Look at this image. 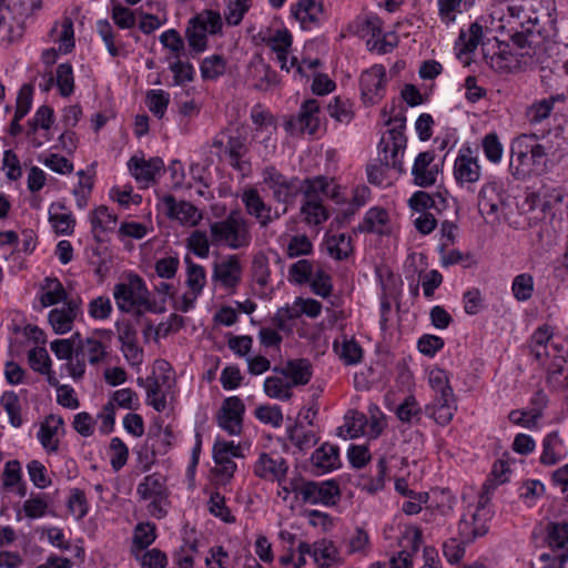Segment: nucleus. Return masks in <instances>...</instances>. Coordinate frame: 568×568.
<instances>
[{
    "instance_id": "f257e3e1",
    "label": "nucleus",
    "mask_w": 568,
    "mask_h": 568,
    "mask_svg": "<svg viewBox=\"0 0 568 568\" xmlns=\"http://www.w3.org/2000/svg\"><path fill=\"white\" fill-rule=\"evenodd\" d=\"M304 203L301 212L310 225H318L328 219V213L322 203L321 195L337 200L338 186L324 176H316L304 181Z\"/></svg>"
},
{
    "instance_id": "f03ea898",
    "label": "nucleus",
    "mask_w": 568,
    "mask_h": 568,
    "mask_svg": "<svg viewBox=\"0 0 568 568\" xmlns=\"http://www.w3.org/2000/svg\"><path fill=\"white\" fill-rule=\"evenodd\" d=\"M113 296L118 307L123 312H158L155 303L149 298V291L139 275H130L126 282L114 286Z\"/></svg>"
},
{
    "instance_id": "7ed1b4c3",
    "label": "nucleus",
    "mask_w": 568,
    "mask_h": 568,
    "mask_svg": "<svg viewBox=\"0 0 568 568\" xmlns=\"http://www.w3.org/2000/svg\"><path fill=\"white\" fill-rule=\"evenodd\" d=\"M247 222L239 214L232 213L225 220L211 225V244L227 245L240 248L250 245Z\"/></svg>"
},
{
    "instance_id": "20e7f679",
    "label": "nucleus",
    "mask_w": 568,
    "mask_h": 568,
    "mask_svg": "<svg viewBox=\"0 0 568 568\" xmlns=\"http://www.w3.org/2000/svg\"><path fill=\"white\" fill-rule=\"evenodd\" d=\"M507 192L499 180H488L478 193V211L487 223L496 224L500 221L506 206Z\"/></svg>"
},
{
    "instance_id": "39448f33",
    "label": "nucleus",
    "mask_w": 568,
    "mask_h": 568,
    "mask_svg": "<svg viewBox=\"0 0 568 568\" xmlns=\"http://www.w3.org/2000/svg\"><path fill=\"white\" fill-rule=\"evenodd\" d=\"M261 41L271 48L276 53V59L281 64V69L290 71L292 67H296V72L303 75L302 65L298 64L297 59H291V65L287 64V54L291 50L293 38L287 29L265 30L258 33Z\"/></svg>"
},
{
    "instance_id": "423d86ee",
    "label": "nucleus",
    "mask_w": 568,
    "mask_h": 568,
    "mask_svg": "<svg viewBox=\"0 0 568 568\" xmlns=\"http://www.w3.org/2000/svg\"><path fill=\"white\" fill-rule=\"evenodd\" d=\"M295 490L304 503L311 505L334 506L341 497V490L335 480L305 481Z\"/></svg>"
},
{
    "instance_id": "0eeeda50",
    "label": "nucleus",
    "mask_w": 568,
    "mask_h": 568,
    "mask_svg": "<svg viewBox=\"0 0 568 568\" xmlns=\"http://www.w3.org/2000/svg\"><path fill=\"white\" fill-rule=\"evenodd\" d=\"M490 519L489 511L486 509L483 501L474 511L465 514L458 523V536L468 542H473L476 538L487 534Z\"/></svg>"
},
{
    "instance_id": "6e6552de",
    "label": "nucleus",
    "mask_w": 568,
    "mask_h": 568,
    "mask_svg": "<svg viewBox=\"0 0 568 568\" xmlns=\"http://www.w3.org/2000/svg\"><path fill=\"white\" fill-rule=\"evenodd\" d=\"M263 181L272 190L273 197L280 203H288L302 190L297 179H286L274 166L264 169Z\"/></svg>"
},
{
    "instance_id": "1a4fd4ad",
    "label": "nucleus",
    "mask_w": 568,
    "mask_h": 568,
    "mask_svg": "<svg viewBox=\"0 0 568 568\" xmlns=\"http://www.w3.org/2000/svg\"><path fill=\"white\" fill-rule=\"evenodd\" d=\"M288 464L277 454L262 453L253 465V474L266 481H276L278 485L285 480Z\"/></svg>"
},
{
    "instance_id": "9d476101",
    "label": "nucleus",
    "mask_w": 568,
    "mask_h": 568,
    "mask_svg": "<svg viewBox=\"0 0 568 568\" xmlns=\"http://www.w3.org/2000/svg\"><path fill=\"white\" fill-rule=\"evenodd\" d=\"M244 413L245 405L240 397H227L217 414V425L229 435H239L242 432Z\"/></svg>"
},
{
    "instance_id": "9b49d317",
    "label": "nucleus",
    "mask_w": 568,
    "mask_h": 568,
    "mask_svg": "<svg viewBox=\"0 0 568 568\" xmlns=\"http://www.w3.org/2000/svg\"><path fill=\"white\" fill-rule=\"evenodd\" d=\"M386 70L382 64H374L361 75L362 97L366 102L377 103L385 93Z\"/></svg>"
},
{
    "instance_id": "f8f14e48",
    "label": "nucleus",
    "mask_w": 568,
    "mask_h": 568,
    "mask_svg": "<svg viewBox=\"0 0 568 568\" xmlns=\"http://www.w3.org/2000/svg\"><path fill=\"white\" fill-rule=\"evenodd\" d=\"M241 200L245 205L246 212L251 216H254L262 226L268 225L272 221L281 216L277 210L273 212L272 207L264 202L258 191L254 187L244 190ZM285 212L286 209H283L282 214Z\"/></svg>"
},
{
    "instance_id": "ddd939ff",
    "label": "nucleus",
    "mask_w": 568,
    "mask_h": 568,
    "mask_svg": "<svg viewBox=\"0 0 568 568\" xmlns=\"http://www.w3.org/2000/svg\"><path fill=\"white\" fill-rule=\"evenodd\" d=\"M247 81L260 91H268L280 83L278 75L261 57H254L247 65Z\"/></svg>"
},
{
    "instance_id": "4468645a",
    "label": "nucleus",
    "mask_w": 568,
    "mask_h": 568,
    "mask_svg": "<svg viewBox=\"0 0 568 568\" xmlns=\"http://www.w3.org/2000/svg\"><path fill=\"white\" fill-rule=\"evenodd\" d=\"M434 151L420 152L412 168L414 183L420 187H428L436 183L439 173L438 165L434 163Z\"/></svg>"
},
{
    "instance_id": "2eb2a0df",
    "label": "nucleus",
    "mask_w": 568,
    "mask_h": 568,
    "mask_svg": "<svg viewBox=\"0 0 568 568\" xmlns=\"http://www.w3.org/2000/svg\"><path fill=\"white\" fill-rule=\"evenodd\" d=\"M247 153V138L243 132L236 130L229 136L224 149V154L227 159V162L235 170L245 173L250 169V164L245 160Z\"/></svg>"
},
{
    "instance_id": "dca6fc26",
    "label": "nucleus",
    "mask_w": 568,
    "mask_h": 568,
    "mask_svg": "<svg viewBox=\"0 0 568 568\" xmlns=\"http://www.w3.org/2000/svg\"><path fill=\"white\" fill-rule=\"evenodd\" d=\"M527 143L529 140L524 134L514 139L510 146V168H515L513 175L517 179H524L531 169L537 168L530 160Z\"/></svg>"
},
{
    "instance_id": "f3484780",
    "label": "nucleus",
    "mask_w": 568,
    "mask_h": 568,
    "mask_svg": "<svg viewBox=\"0 0 568 568\" xmlns=\"http://www.w3.org/2000/svg\"><path fill=\"white\" fill-rule=\"evenodd\" d=\"M163 202L166 214L182 224L194 226L202 220L201 212L190 202H178L172 195H166Z\"/></svg>"
},
{
    "instance_id": "a211bd4d",
    "label": "nucleus",
    "mask_w": 568,
    "mask_h": 568,
    "mask_svg": "<svg viewBox=\"0 0 568 568\" xmlns=\"http://www.w3.org/2000/svg\"><path fill=\"white\" fill-rule=\"evenodd\" d=\"M128 166L134 179L139 183H143L144 186H148L163 170L164 163L160 158L145 160L135 155L129 160Z\"/></svg>"
},
{
    "instance_id": "6ab92c4d",
    "label": "nucleus",
    "mask_w": 568,
    "mask_h": 568,
    "mask_svg": "<svg viewBox=\"0 0 568 568\" xmlns=\"http://www.w3.org/2000/svg\"><path fill=\"white\" fill-rule=\"evenodd\" d=\"M78 314L79 304L75 301H68L62 307L49 312V323L57 334H65L72 329Z\"/></svg>"
},
{
    "instance_id": "aec40b11",
    "label": "nucleus",
    "mask_w": 568,
    "mask_h": 568,
    "mask_svg": "<svg viewBox=\"0 0 568 568\" xmlns=\"http://www.w3.org/2000/svg\"><path fill=\"white\" fill-rule=\"evenodd\" d=\"M292 13L303 29H311L322 20L323 4L321 0H298L292 7Z\"/></svg>"
},
{
    "instance_id": "412c9836",
    "label": "nucleus",
    "mask_w": 568,
    "mask_h": 568,
    "mask_svg": "<svg viewBox=\"0 0 568 568\" xmlns=\"http://www.w3.org/2000/svg\"><path fill=\"white\" fill-rule=\"evenodd\" d=\"M64 422L61 416L49 415L40 425L37 434L42 447L49 453H55L59 449L58 434L63 429Z\"/></svg>"
},
{
    "instance_id": "4be33fe9",
    "label": "nucleus",
    "mask_w": 568,
    "mask_h": 568,
    "mask_svg": "<svg viewBox=\"0 0 568 568\" xmlns=\"http://www.w3.org/2000/svg\"><path fill=\"white\" fill-rule=\"evenodd\" d=\"M242 268L236 255H230L226 260L215 263L213 278L221 282L226 288L235 287L241 280Z\"/></svg>"
},
{
    "instance_id": "5701e85b",
    "label": "nucleus",
    "mask_w": 568,
    "mask_h": 568,
    "mask_svg": "<svg viewBox=\"0 0 568 568\" xmlns=\"http://www.w3.org/2000/svg\"><path fill=\"white\" fill-rule=\"evenodd\" d=\"M312 465L320 474L328 473L339 466L338 447L324 443L316 448L311 457Z\"/></svg>"
},
{
    "instance_id": "b1692460",
    "label": "nucleus",
    "mask_w": 568,
    "mask_h": 568,
    "mask_svg": "<svg viewBox=\"0 0 568 568\" xmlns=\"http://www.w3.org/2000/svg\"><path fill=\"white\" fill-rule=\"evenodd\" d=\"M542 452L539 458L540 464L552 466L566 457V448L558 432L547 434L542 439Z\"/></svg>"
},
{
    "instance_id": "393cba45",
    "label": "nucleus",
    "mask_w": 568,
    "mask_h": 568,
    "mask_svg": "<svg viewBox=\"0 0 568 568\" xmlns=\"http://www.w3.org/2000/svg\"><path fill=\"white\" fill-rule=\"evenodd\" d=\"M106 349L108 346L94 336L84 339L80 336L77 344V357L87 358L91 365L95 366L104 362L108 356Z\"/></svg>"
},
{
    "instance_id": "a878e982",
    "label": "nucleus",
    "mask_w": 568,
    "mask_h": 568,
    "mask_svg": "<svg viewBox=\"0 0 568 568\" xmlns=\"http://www.w3.org/2000/svg\"><path fill=\"white\" fill-rule=\"evenodd\" d=\"M311 546L312 557L318 568H331L342 562L339 551L333 541L321 539Z\"/></svg>"
},
{
    "instance_id": "bb28decb",
    "label": "nucleus",
    "mask_w": 568,
    "mask_h": 568,
    "mask_svg": "<svg viewBox=\"0 0 568 568\" xmlns=\"http://www.w3.org/2000/svg\"><path fill=\"white\" fill-rule=\"evenodd\" d=\"M91 225L95 240L99 243H103L108 232L115 230L116 215L111 213L106 206L101 205L91 214Z\"/></svg>"
},
{
    "instance_id": "cd10ccee",
    "label": "nucleus",
    "mask_w": 568,
    "mask_h": 568,
    "mask_svg": "<svg viewBox=\"0 0 568 568\" xmlns=\"http://www.w3.org/2000/svg\"><path fill=\"white\" fill-rule=\"evenodd\" d=\"M454 176L460 184L475 183L480 178V166L476 158L468 154H459L454 164Z\"/></svg>"
},
{
    "instance_id": "c85d7f7f",
    "label": "nucleus",
    "mask_w": 568,
    "mask_h": 568,
    "mask_svg": "<svg viewBox=\"0 0 568 568\" xmlns=\"http://www.w3.org/2000/svg\"><path fill=\"white\" fill-rule=\"evenodd\" d=\"M320 102L315 99L306 100L302 105L297 118L298 130L303 134L314 135L320 128Z\"/></svg>"
},
{
    "instance_id": "c756f323",
    "label": "nucleus",
    "mask_w": 568,
    "mask_h": 568,
    "mask_svg": "<svg viewBox=\"0 0 568 568\" xmlns=\"http://www.w3.org/2000/svg\"><path fill=\"white\" fill-rule=\"evenodd\" d=\"M280 373L291 379L292 386L306 385L312 378V364L308 359H292L280 369Z\"/></svg>"
},
{
    "instance_id": "7c9ffc66",
    "label": "nucleus",
    "mask_w": 568,
    "mask_h": 568,
    "mask_svg": "<svg viewBox=\"0 0 568 568\" xmlns=\"http://www.w3.org/2000/svg\"><path fill=\"white\" fill-rule=\"evenodd\" d=\"M287 436L291 443L302 453L313 448L320 440L318 434L301 423H295L287 428Z\"/></svg>"
},
{
    "instance_id": "2f4dec72",
    "label": "nucleus",
    "mask_w": 568,
    "mask_h": 568,
    "mask_svg": "<svg viewBox=\"0 0 568 568\" xmlns=\"http://www.w3.org/2000/svg\"><path fill=\"white\" fill-rule=\"evenodd\" d=\"M366 425V415L356 409H351L344 416V424L338 427V435L344 438L364 436Z\"/></svg>"
},
{
    "instance_id": "473e14b6",
    "label": "nucleus",
    "mask_w": 568,
    "mask_h": 568,
    "mask_svg": "<svg viewBox=\"0 0 568 568\" xmlns=\"http://www.w3.org/2000/svg\"><path fill=\"white\" fill-rule=\"evenodd\" d=\"M136 491L139 496L144 500L152 498H166L164 479L159 474L145 476L143 480L138 485Z\"/></svg>"
},
{
    "instance_id": "72a5a7b5",
    "label": "nucleus",
    "mask_w": 568,
    "mask_h": 568,
    "mask_svg": "<svg viewBox=\"0 0 568 568\" xmlns=\"http://www.w3.org/2000/svg\"><path fill=\"white\" fill-rule=\"evenodd\" d=\"M484 36L483 27L474 22L467 30H460L456 47L459 48V55L474 52Z\"/></svg>"
},
{
    "instance_id": "f704fd0d",
    "label": "nucleus",
    "mask_w": 568,
    "mask_h": 568,
    "mask_svg": "<svg viewBox=\"0 0 568 568\" xmlns=\"http://www.w3.org/2000/svg\"><path fill=\"white\" fill-rule=\"evenodd\" d=\"M156 538V526L153 523H139L133 531L132 554L142 552Z\"/></svg>"
},
{
    "instance_id": "c9c22d12",
    "label": "nucleus",
    "mask_w": 568,
    "mask_h": 568,
    "mask_svg": "<svg viewBox=\"0 0 568 568\" xmlns=\"http://www.w3.org/2000/svg\"><path fill=\"white\" fill-rule=\"evenodd\" d=\"M40 302L43 307L52 306L67 300V292L61 282L55 277H45L41 285Z\"/></svg>"
},
{
    "instance_id": "e433bc0d",
    "label": "nucleus",
    "mask_w": 568,
    "mask_h": 568,
    "mask_svg": "<svg viewBox=\"0 0 568 568\" xmlns=\"http://www.w3.org/2000/svg\"><path fill=\"white\" fill-rule=\"evenodd\" d=\"M358 227L361 231L385 234L388 232V214L383 209L373 207L366 213L363 223Z\"/></svg>"
},
{
    "instance_id": "4c0bfd02",
    "label": "nucleus",
    "mask_w": 568,
    "mask_h": 568,
    "mask_svg": "<svg viewBox=\"0 0 568 568\" xmlns=\"http://www.w3.org/2000/svg\"><path fill=\"white\" fill-rule=\"evenodd\" d=\"M387 471V462L385 457H381L375 467V474L372 477H362L357 486L373 495L381 491L385 486V476Z\"/></svg>"
},
{
    "instance_id": "58836bf2",
    "label": "nucleus",
    "mask_w": 568,
    "mask_h": 568,
    "mask_svg": "<svg viewBox=\"0 0 568 568\" xmlns=\"http://www.w3.org/2000/svg\"><path fill=\"white\" fill-rule=\"evenodd\" d=\"M546 542L550 550L568 549V523H549Z\"/></svg>"
},
{
    "instance_id": "ea45409f",
    "label": "nucleus",
    "mask_w": 568,
    "mask_h": 568,
    "mask_svg": "<svg viewBox=\"0 0 568 568\" xmlns=\"http://www.w3.org/2000/svg\"><path fill=\"white\" fill-rule=\"evenodd\" d=\"M213 458L216 464V467L213 470L216 476V484L220 486H226L236 471V463L233 460V457L226 456L222 453H213Z\"/></svg>"
},
{
    "instance_id": "a19ab883",
    "label": "nucleus",
    "mask_w": 568,
    "mask_h": 568,
    "mask_svg": "<svg viewBox=\"0 0 568 568\" xmlns=\"http://www.w3.org/2000/svg\"><path fill=\"white\" fill-rule=\"evenodd\" d=\"M334 349L346 365H355L362 361L363 349L354 338L347 339L344 337L341 347L338 342L335 341Z\"/></svg>"
},
{
    "instance_id": "79ce46f5",
    "label": "nucleus",
    "mask_w": 568,
    "mask_h": 568,
    "mask_svg": "<svg viewBox=\"0 0 568 568\" xmlns=\"http://www.w3.org/2000/svg\"><path fill=\"white\" fill-rule=\"evenodd\" d=\"M265 394L275 399L288 400L292 393V384L278 376H270L264 382Z\"/></svg>"
},
{
    "instance_id": "37998d69",
    "label": "nucleus",
    "mask_w": 568,
    "mask_h": 568,
    "mask_svg": "<svg viewBox=\"0 0 568 568\" xmlns=\"http://www.w3.org/2000/svg\"><path fill=\"white\" fill-rule=\"evenodd\" d=\"M396 415L400 422L415 425L420 422L423 409L414 396H408L398 405Z\"/></svg>"
},
{
    "instance_id": "c03bdc74",
    "label": "nucleus",
    "mask_w": 568,
    "mask_h": 568,
    "mask_svg": "<svg viewBox=\"0 0 568 568\" xmlns=\"http://www.w3.org/2000/svg\"><path fill=\"white\" fill-rule=\"evenodd\" d=\"M0 405L7 412L10 424L13 427H20L22 425V417L18 394L13 390L4 392L0 397Z\"/></svg>"
},
{
    "instance_id": "a18cd8bd",
    "label": "nucleus",
    "mask_w": 568,
    "mask_h": 568,
    "mask_svg": "<svg viewBox=\"0 0 568 568\" xmlns=\"http://www.w3.org/2000/svg\"><path fill=\"white\" fill-rule=\"evenodd\" d=\"M562 95H555L548 99L539 100L532 103L526 112V115L530 123H540L545 119H547L556 101L562 100Z\"/></svg>"
},
{
    "instance_id": "49530a36",
    "label": "nucleus",
    "mask_w": 568,
    "mask_h": 568,
    "mask_svg": "<svg viewBox=\"0 0 568 568\" xmlns=\"http://www.w3.org/2000/svg\"><path fill=\"white\" fill-rule=\"evenodd\" d=\"M50 505V498L45 494L32 495L24 500L22 511L30 519L41 518L47 515Z\"/></svg>"
},
{
    "instance_id": "de8ad7c7",
    "label": "nucleus",
    "mask_w": 568,
    "mask_h": 568,
    "mask_svg": "<svg viewBox=\"0 0 568 568\" xmlns=\"http://www.w3.org/2000/svg\"><path fill=\"white\" fill-rule=\"evenodd\" d=\"M316 270L308 260H298L293 263L288 268V281L296 285H304L311 282L312 276Z\"/></svg>"
},
{
    "instance_id": "09e8293b",
    "label": "nucleus",
    "mask_w": 568,
    "mask_h": 568,
    "mask_svg": "<svg viewBox=\"0 0 568 568\" xmlns=\"http://www.w3.org/2000/svg\"><path fill=\"white\" fill-rule=\"evenodd\" d=\"M61 209L63 206L59 203L51 204L49 210L50 222L58 233L68 234L73 231L75 221L71 213L58 212Z\"/></svg>"
},
{
    "instance_id": "8fccbe9b",
    "label": "nucleus",
    "mask_w": 568,
    "mask_h": 568,
    "mask_svg": "<svg viewBox=\"0 0 568 568\" xmlns=\"http://www.w3.org/2000/svg\"><path fill=\"white\" fill-rule=\"evenodd\" d=\"M191 21L210 34H215L222 29L221 14L214 10H204L191 19Z\"/></svg>"
},
{
    "instance_id": "3c124183",
    "label": "nucleus",
    "mask_w": 568,
    "mask_h": 568,
    "mask_svg": "<svg viewBox=\"0 0 568 568\" xmlns=\"http://www.w3.org/2000/svg\"><path fill=\"white\" fill-rule=\"evenodd\" d=\"M207 506L210 514L220 518L222 521L227 524L235 521V517L226 506L225 497L220 491L216 490L211 493Z\"/></svg>"
},
{
    "instance_id": "603ef678",
    "label": "nucleus",
    "mask_w": 568,
    "mask_h": 568,
    "mask_svg": "<svg viewBox=\"0 0 568 568\" xmlns=\"http://www.w3.org/2000/svg\"><path fill=\"white\" fill-rule=\"evenodd\" d=\"M252 7V0H226L224 17L229 26H237Z\"/></svg>"
},
{
    "instance_id": "864d4df0",
    "label": "nucleus",
    "mask_w": 568,
    "mask_h": 568,
    "mask_svg": "<svg viewBox=\"0 0 568 568\" xmlns=\"http://www.w3.org/2000/svg\"><path fill=\"white\" fill-rule=\"evenodd\" d=\"M55 82L62 97H69L74 91V77L72 65L69 63L59 64L55 71Z\"/></svg>"
},
{
    "instance_id": "5fc2aeb1",
    "label": "nucleus",
    "mask_w": 568,
    "mask_h": 568,
    "mask_svg": "<svg viewBox=\"0 0 568 568\" xmlns=\"http://www.w3.org/2000/svg\"><path fill=\"white\" fill-rule=\"evenodd\" d=\"M170 102V94L163 90H150L146 94L149 110L159 119L165 114Z\"/></svg>"
},
{
    "instance_id": "6e6d98bb",
    "label": "nucleus",
    "mask_w": 568,
    "mask_h": 568,
    "mask_svg": "<svg viewBox=\"0 0 568 568\" xmlns=\"http://www.w3.org/2000/svg\"><path fill=\"white\" fill-rule=\"evenodd\" d=\"M225 70L226 61L219 54L207 57L201 63V73L204 79H217L224 74Z\"/></svg>"
},
{
    "instance_id": "4d7b16f0",
    "label": "nucleus",
    "mask_w": 568,
    "mask_h": 568,
    "mask_svg": "<svg viewBox=\"0 0 568 568\" xmlns=\"http://www.w3.org/2000/svg\"><path fill=\"white\" fill-rule=\"evenodd\" d=\"M511 291L514 294V297L519 302H525L529 300L534 293V280L532 276L523 273L517 276H515L513 284H511Z\"/></svg>"
},
{
    "instance_id": "13d9d810",
    "label": "nucleus",
    "mask_w": 568,
    "mask_h": 568,
    "mask_svg": "<svg viewBox=\"0 0 568 568\" xmlns=\"http://www.w3.org/2000/svg\"><path fill=\"white\" fill-rule=\"evenodd\" d=\"M381 148H382V152H383L382 161L387 166H392L400 173L404 172L405 169H404L403 156H404L405 149H395V145L389 142H385V139L382 140Z\"/></svg>"
},
{
    "instance_id": "bf43d9fd",
    "label": "nucleus",
    "mask_w": 568,
    "mask_h": 568,
    "mask_svg": "<svg viewBox=\"0 0 568 568\" xmlns=\"http://www.w3.org/2000/svg\"><path fill=\"white\" fill-rule=\"evenodd\" d=\"M110 464L113 470L119 471L128 462L129 448L119 437H113L110 442Z\"/></svg>"
},
{
    "instance_id": "052dcab7",
    "label": "nucleus",
    "mask_w": 568,
    "mask_h": 568,
    "mask_svg": "<svg viewBox=\"0 0 568 568\" xmlns=\"http://www.w3.org/2000/svg\"><path fill=\"white\" fill-rule=\"evenodd\" d=\"M68 509L71 515L80 520L87 516L89 511V505L83 490L73 488L68 499Z\"/></svg>"
},
{
    "instance_id": "680f3d73",
    "label": "nucleus",
    "mask_w": 568,
    "mask_h": 568,
    "mask_svg": "<svg viewBox=\"0 0 568 568\" xmlns=\"http://www.w3.org/2000/svg\"><path fill=\"white\" fill-rule=\"evenodd\" d=\"M97 30L100 37L102 38L108 52L112 57L120 55L121 49L123 48L122 43H115V34L113 32V28L108 20H99L97 22Z\"/></svg>"
},
{
    "instance_id": "e2e57ef3",
    "label": "nucleus",
    "mask_w": 568,
    "mask_h": 568,
    "mask_svg": "<svg viewBox=\"0 0 568 568\" xmlns=\"http://www.w3.org/2000/svg\"><path fill=\"white\" fill-rule=\"evenodd\" d=\"M293 316L298 318L301 315H306L310 318H316L322 312V304L314 298L297 297L293 305Z\"/></svg>"
},
{
    "instance_id": "0e129e2a",
    "label": "nucleus",
    "mask_w": 568,
    "mask_h": 568,
    "mask_svg": "<svg viewBox=\"0 0 568 568\" xmlns=\"http://www.w3.org/2000/svg\"><path fill=\"white\" fill-rule=\"evenodd\" d=\"M328 114L341 123H348L353 119V111L348 100L336 97L327 105Z\"/></svg>"
},
{
    "instance_id": "69168bd1",
    "label": "nucleus",
    "mask_w": 568,
    "mask_h": 568,
    "mask_svg": "<svg viewBox=\"0 0 568 568\" xmlns=\"http://www.w3.org/2000/svg\"><path fill=\"white\" fill-rule=\"evenodd\" d=\"M464 0H437L438 16L443 23L449 26L456 21L462 12Z\"/></svg>"
},
{
    "instance_id": "338daca9",
    "label": "nucleus",
    "mask_w": 568,
    "mask_h": 568,
    "mask_svg": "<svg viewBox=\"0 0 568 568\" xmlns=\"http://www.w3.org/2000/svg\"><path fill=\"white\" fill-rule=\"evenodd\" d=\"M2 486L4 489H12L22 481L21 463L17 459L9 460L4 464L1 475Z\"/></svg>"
},
{
    "instance_id": "774afa93",
    "label": "nucleus",
    "mask_w": 568,
    "mask_h": 568,
    "mask_svg": "<svg viewBox=\"0 0 568 568\" xmlns=\"http://www.w3.org/2000/svg\"><path fill=\"white\" fill-rule=\"evenodd\" d=\"M133 555L140 561L142 568H165L168 565L166 555L158 548Z\"/></svg>"
}]
</instances>
